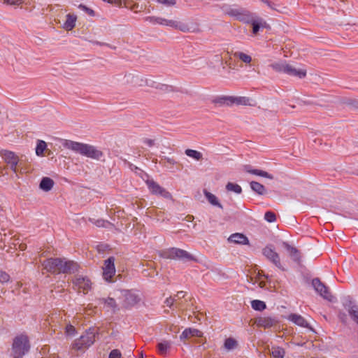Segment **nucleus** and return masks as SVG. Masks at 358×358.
I'll use <instances>...</instances> for the list:
<instances>
[{"label": "nucleus", "instance_id": "bf43d9fd", "mask_svg": "<svg viewBox=\"0 0 358 358\" xmlns=\"http://www.w3.org/2000/svg\"><path fill=\"white\" fill-rule=\"evenodd\" d=\"M176 307L177 308H182L181 304L180 303H177Z\"/></svg>", "mask_w": 358, "mask_h": 358}, {"label": "nucleus", "instance_id": "f704fd0d", "mask_svg": "<svg viewBox=\"0 0 358 358\" xmlns=\"http://www.w3.org/2000/svg\"><path fill=\"white\" fill-rule=\"evenodd\" d=\"M185 153L187 156L193 158L197 161L201 160L202 159V154L195 150L187 149L185 151Z\"/></svg>", "mask_w": 358, "mask_h": 358}, {"label": "nucleus", "instance_id": "7ed1b4c3", "mask_svg": "<svg viewBox=\"0 0 358 358\" xmlns=\"http://www.w3.org/2000/svg\"><path fill=\"white\" fill-rule=\"evenodd\" d=\"M161 256L165 259H179L184 262L196 261V259L190 253L177 248H171L162 251Z\"/></svg>", "mask_w": 358, "mask_h": 358}, {"label": "nucleus", "instance_id": "0eeeda50", "mask_svg": "<svg viewBox=\"0 0 358 358\" xmlns=\"http://www.w3.org/2000/svg\"><path fill=\"white\" fill-rule=\"evenodd\" d=\"M313 287L315 290L324 299L329 301H333L334 297L330 293L328 287L325 286L318 278H314L312 281Z\"/></svg>", "mask_w": 358, "mask_h": 358}, {"label": "nucleus", "instance_id": "4c0bfd02", "mask_svg": "<svg viewBox=\"0 0 358 358\" xmlns=\"http://www.w3.org/2000/svg\"><path fill=\"white\" fill-rule=\"evenodd\" d=\"M226 189L227 191L234 192L236 194H241L242 192L241 187L236 183L228 182L226 185Z\"/></svg>", "mask_w": 358, "mask_h": 358}, {"label": "nucleus", "instance_id": "ddd939ff", "mask_svg": "<svg viewBox=\"0 0 358 358\" xmlns=\"http://www.w3.org/2000/svg\"><path fill=\"white\" fill-rule=\"evenodd\" d=\"M159 24H160V25L170 27L174 28L176 29L182 31L183 32H186V31H189L188 25L183 22H179V21L173 20H167L166 18L161 17H159Z\"/></svg>", "mask_w": 358, "mask_h": 358}, {"label": "nucleus", "instance_id": "393cba45", "mask_svg": "<svg viewBox=\"0 0 358 358\" xmlns=\"http://www.w3.org/2000/svg\"><path fill=\"white\" fill-rule=\"evenodd\" d=\"M284 248L287 250V251L289 253L292 259L295 262H299L300 260V255L299 250L294 248L291 246L286 242L283 243Z\"/></svg>", "mask_w": 358, "mask_h": 358}, {"label": "nucleus", "instance_id": "473e14b6", "mask_svg": "<svg viewBox=\"0 0 358 358\" xmlns=\"http://www.w3.org/2000/svg\"><path fill=\"white\" fill-rule=\"evenodd\" d=\"M234 57L235 58L239 59L245 64H249L252 62V57L250 55L242 52L236 51L234 52Z\"/></svg>", "mask_w": 358, "mask_h": 358}, {"label": "nucleus", "instance_id": "f3484780", "mask_svg": "<svg viewBox=\"0 0 358 358\" xmlns=\"http://www.w3.org/2000/svg\"><path fill=\"white\" fill-rule=\"evenodd\" d=\"M58 263H59V258H49L45 260L42 263V265L43 268L45 269L48 272L56 273L58 267Z\"/></svg>", "mask_w": 358, "mask_h": 358}, {"label": "nucleus", "instance_id": "680f3d73", "mask_svg": "<svg viewBox=\"0 0 358 358\" xmlns=\"http://www.w3.org/2000/svg\"><path fill=\"white\" fill-rule=\"evenodd\" d=\"M263 3H264L265 4H266V2H268L269 1L268 0H261Z\"/></svg>", "mask_w": 358, "mask_h": 358}, {"label": "nucleus", "instance_id": "aec40b11", "mask_svg": "<svg viewBox=\"0 0 358 358\" xmlns=\"http://www.w3.org/2000/svg\"><path fill=\"white\" fill-rule=\"evenodd\" d=\"M243 170L245 171H246L247 173H251L253 175L266 178H268L271 180L273 179V175H271V174L268 173V172L263 171V170L252 169L250 165L243 166Z\"/></svg>", "mask_w": 358, "mask_h": 358}, {"label": "nucleus", "instance_id": "b1692460", "mask_svg": "<svg viewBox=\"0 0 358 358\" xmlns=\"http://www.w3.org/2000/svg\"><path fill=\"white\" fill-rule=\"evenodd\" d=\"M76 20L77 17L76 15L67 14L66 20L62 25L63 28L67 31L72 30L76 26Z\"/></svg>", "mask_w": 358, "mask_h": 358}, {"label": "nucleus", "instance_id": "2eb2a0df", "mask_svg": "<svg viewBox=\"0 0 358 358\" xmlns=\"http://www.w3.org/2000/svg\"><path fill=\"white\" fill-rule=\"evenodd\" d=\"M124 300L122 306L125 308H130L139 301L138 296L129 291H126L124 294Z\"/></svg>", "mask_w": 358, "mask_h": 358}, {"label": "nucleus", "instance_id": "f8f14e48", "mask_svg": "<svg viewBox=\"0 0 358 358\" xmlns=\"http://www.w3.org/2000/svg\"><path fill=\"white\" fill-rule=\"evenodd\" d=\"M1 155L4 161L10 165L11 170L16 172L19 158L15 152L8 150H2L1 152Z\"/></svg>", "mask_w": 358, "mask_h": 358}, {"label": "nucleus", "instance_id": "bb28decb", "mask_svg": "<svg viewBox=\"0 0 358 358\" xmlns=\"http://www.w3.org/2000/svg\"><path fill=\"white\" fill-rule=\"evenodd\" d=\"M204 195L211 205L217 206L221 209L223 208L222 205L218 201L215 195L206 190H204Z\"/></svg>", "mask_w": 358, "mask_h": 358}, {"label": "nucleus", "instance_id": "f03ea898", "mask_svg": "<svg viewBox=\"0 0 358 358\" xmlns=\"http://www.w3.org/2000/svg\"><path fill=\"white\" fill-rule=\"evenodd\" d=\"M30 350L28 336L20 334L13 338L10 356L13 358H22Z\"/></svg>", "mask_w": 358, "mask_h": 358}, {"label": "nucleus", "instance_id": "6ab92c4d", "mask_svg": "<svg viewBox=\"0 0 358 358\" xmlns=\"http://www.w3.org/2000/svg\"><path fill=\"white\" fill-rule=\"evenodd\" d=\"M285 74L299 78H303L306 76V70L303 69H296L292 65L287 64Z\"/></svg>", "mask_w": 358, "mask_h": 358}, {"label": "nucleus", "instance_id": "a19ab883", "mask_svg": "<svg viewBox=\"0 0 358 358\" xmlns=\"http://www.w3.org/2000/svg\"><path fill=\"white\" fill-rule=\"evenodd\" d=\"M78 8L83 10L84 12H85L86 13H87L90 16H94L95 15V13L94 11L90 8H88L87 6H86L84 4H79L78 5Z\"/></svg>", "mask_w": 358, "mask_h": 358}, {"label": "nucleus", "instance_id": "423d86ee", "mask_svg": "<svg viewBox=\"0 0 358 358\" xmlns=\"http://www.w3.org/2000/svg\"><path fill=\"white\" fill-rule=\"evenodd\" d=\"M78 268L79 266L76 262L68 260L66 258H59L56 273H73L78 271Z\"/></svg>", "mask_w": 358, "mask_h": 358}, {"label": "nucleus", "instance_id": "c85d7f7f", "mask_svg": "<svg viewBox=\"0 0 358 358\" xmlns=\"http://www.w3.org/2000/svg\"><path fill=\"white\" fill-rule=\"evenodd\" d=\"M171 347V343L168 341H164L162 342H160L157 345V350L158 352L161 355H166L168 352L169 350Z\"/></svg>", "mask_w": 358, "mask_h": 358}, {"label": "nucleus", "instance_id": "603ef678", "mask_svg": "<svg viewBox=\"0 0 358 358\" xmlns=\"http://www.w3.org/2000/svg\"><path fill=\"white\" fill-rule=\"evenodd\" d=\"M21 0H3V3L8 5H20Z\"/></svg>", "mask_w": 358, "mask_h": 358}, {"label": "nucleus", "instance_id": "8fccbe9b", "mask_svg": "<svg viewBox=\"0 0 358 358\" xmlns=\"http://www.w3.org/2000/svg\"><path fill=\"white\" fill-rule=\"evenodd\" d=\"M174 303H176V299L173 297H169L164 301V303L169 308H172Z\"/></svg>", "mask_w": 358, "mask_h": 358}, {"label": "nucleus", "instance_id": "c9c22d12", "mask_svg": "<svg viewBox=\"0 0 358 358\" xmlns=\"http://www.w3.org/2000/svg\"><path fill=\"white\" fill-rule=\"evenodd\" d=\"M271 355L274 358H283L285 355V350L281 347H273Z\"/></svg>", "mask_w": 358, "mask_h": 358}, {"label": "nucleus", "instance_id": "39448f33", "mask_svg": "<svg viewBox=\"0 0 358 358\" xmlns=\"http://www.w3.org/2000/svg\"><path fill=\"white\" fill-rule=\"evenodd\" d=\"M263 255L278 268L281 271H285L280 262L279 254L275 250V248L272 245H268L262 250Z\"/></svg>", "mask_w": 358, "mask_h": 358}, {"label": "nucleus", "instance_id": "6e6d98bb", "mask_svg": "<svg viewBox=\"0 0 358 358\" xmlns=\"http://www.w3.org/2000/svg\"><path fill=\"white\" fill-rule=\"evenodd\" d=\"M143 143L148 145L149 147H152L154 145V141L149 138H145L143 140Z\"/></svg>", "mask_w": 358, "mask_h": 358}, {"label": "nucleus", "instance_id": "37998d69", "mask_svg": "<svg viewBox=\"0 0 358 358\" xmlns=\"http://www.w3.org/2000/svg\"><path fill=\"white\" fill-rule=\"evenodd\" d=\"M157 3H161L166 7L173 6L176 3V0H156Z\"/></svg>", "mask_w": 358, "mask_h": 358}, {"label": "nucleus", "instance_id": "a878e982", "mask_svg": "<svg viewBox=\"0 0 358 358\" xmlns=\"http://www.w3.org/2000/svg\"><path fill=\"white\" fill-rule=\"evenodd\" d=\"M54 184L55 182L52 179L48 177H43L41 180L39 187L45 192H49L52 189Z\"/></svg>", "mask_w": 358, "mask_h": 358}, {"label": "nucleus", "instance_id": "052dcab7", "mask_svg": "<svg viewBox=\"0 0 358 358\" xmlns=\"http://www.w3.org/2000/svg\"><path fill=\"white\" fill-rule=\"evenodd\" d=\"M131 166H133L135 170H140L138 167H136V166H134L132 164L131 165Z\"/></svg>", "mask_w": 358, "mask_h": 358}, {"label": "nucleus", "instance_id": "e433bc0d", "mask_svg": "<svg viewBox=\"0 0 358 358\" xmlns=\"http://www.w3.org/2000/svg\"><path fill=\"white\" fill-rule=\"evenodd\" d=\"M89 220L98 227L107 228L108 227V226L111 225V224L108 221L103 219L94 220L90 218Z\"/></svg>", "mask_w": 358, "mask_h": 358}, {"label": "nucleus", "instance_id": "9d476101", "mask_svg": "<svg viewBox=\"0 0 358 358\" xmlns=\"http://www.w3.org/2000/svg\"><path fill=\"white\" fill-rule=\"evenodd\" d=\"M115 273V258L110 257L104 261L103 277L106 281H110Z\"/></svg>", "mask_w": 358, "mask_h": 358}, {"label": "nucleus", "instance_id": "c03bdc74", "mask_svg": "<svg viewBox=\"0 0 358 358\" xmlns=\"http://www.w3.org/2000/svg\"><path fill=\"white\" fill-rule=\"evenodd\" d=\"M65 333L66 335L70 336H74L76 334V329L73 325L68 324L66 327Z\"/></svg>", "mask_w": 358, "mask_h": 358}, {"label": "nucleus", "instance_id": "1a4fd4ad", "mask_svg": "<svg viewBox=\"0 0 358 358\" xmlns=\"http://www.w3.org/2000/svg\"><path fill=\"white\" fill-rule=\"evenodd\" d=\"M145 182L148 188L152 194L159 195L165 199L171 198V194L164 188L161 187L158 183H157L154 180L148 179Z\"/></svg>", "mask_w": 358, "mask_h": 358}, {"label": "nucleus", "instance_id": "5fc2aeb1", "mask_svg": "<svg viewBox=\"0 0 358 358\" xmlns=\"http://www.w3.org/2000/svg\"><path fill=\"white\" fill-rule=\"evenodd\" d=\"M164 159L166 161V162L169 163V164L174 165L175 164H176V162L173 158H170L169 157H164Z\"/></svg>", "mask_w": 358, "mask_h": 358}, {"label": "nucleus", "instance_id": "9b49d317", "mask_svg": "<svg viewBox=\"0 0 358 358\" xmlns=\"http://www.w3.org/2000/svg\"><path fill=\"white\" fill-rule=\"evenodd\" d=\"M343 306L348 312L351 319L358 324V306H357L349 296L345 299Z\"/></svg>", "mask_w": 358, "mask_h": 358}, {"label": "nucleus", "instance_id": "4d7b16f0", "mask_svg": "<svg viewBox=\"0 0 358 358\" xmlns=\"http://www.w3.org/2000/svg\"><path fill=\"white\" fill-rule=\"evenodd\" d=\"M139 8V5L138 4H134L133 5L130 9L132 10H134V12L137 13L138 12V9Z\"/></svg>", "mask_w": 358, "mask_h": 358}, {"label": "nucleus", "instance_id": "de8ad7c7", "mask_svg": "<svg viewBox=\"0 0 358 358\" xmlns=\"http://www.w3.org/2000/svg\"><path fill=\"white\" fill-rule=\"evenodd\" d=\"M121 352L119 350L115 349L113 350L108 356V358H121Z\"/></svg>", "mask_w": 358, "mask_h": 358}, {"label": "nucleus", "instance_id": "a211bd4d", "mask_svg": "<svg viewBox=\"0 0 358 358\" xmlns=\"http://www.w3.org/2000/svg\"><path fill=\"white\" fill-rule=\"evenodd\" d=\"M288 320L299 327L312 329L306 319L300 315L292 313L288 316Z\"/></svg>", "mask_w": 358, "mask_h": 358}, {"label": "nucleus", "instance_id": "dca6fc26", "mask_svg": "<svg viewBox=\"0 0 358 358\" xmlns=\"http://www.w3.org/2000/svg\"><path fill=\"white\" fill-rule=\"evenodd\" d=\"M277 322V319L275 317L271 316L260 317L256 320V324L258 327H264L265 329L272 327Z\"/></svg>", "mask_w": 358, "mask_h": 358}, {"label": "nucleus", "instance_id": "4468645a", "mask_svg": "<svg viewBox=\"0 0 358 358\" xmlns=\"http://www.w3.org/2000/svg\"><path fill=\"white\" fill-rule=\"evenodd\" d=\"M223 99L227 105L236 104L248 106L250 104V99L245 96H226Z\"/></svg>", "mask_w": 358, "mask_h": 358}, {"label": "nucleus", "instance_id": "5701e85b", "mask_svg": "<svg viewBox=\"0 0 358 358\" xmlns=\"http://www.w3.org/2000/svg\"><path fill=\"white\" fill-rule=\"evenodd\" d=\"M231 14L236 16L240 21L245 23H251L253 20L249 13L247 12H240L238 10H232Z\"/></svg>", "mask_w": 358, "mask_h": 358}, {"label": "nucleus", "instance_id": "7c9ffc66", "mask_svg": "<svg viewBox=\"0 0 358 358\" xmlns=\"http://www.w3.org/2000/svg\"><path fill=\"white\" fill-rule=\"evenodd\" d=\"M251 189L259 195H263L266 193L264 186L258 182L252 181L250 184Z\"/></svg>", "mask_w": 358, "mask_h": 358}, {"label": "nucleus", "instance_id": "e2e57ef3", "mask_svg": "<svg viewBox=\"0 0 358 358\" xmlns=\"http://www.w3.org/2000/svg\"><path fill=\"white\" fill-rule=\"evenodd\" d=\"M2 211H3V208H2V207L0 206V215H1Z\"/></svg>", "mask_w": 358, "mask_h": 358}, {"label": "nucleus", "instance_id": "49530a36", "mask_svg": "<svg viewBox=\"0 0 358 358\" xmlns=\"http://www.w3.org/2000/svg\"><path fill=\"white\" fill-rule=\"evenodd\" d=\"M9 275L7 273L0 270V282L3 283L7 282L9 280Z\"/></svg>", "mask_w": 358, "mask_h": 358}, {"label": "nucleus", "instance_id": "a18cd8bd", "mask_svg": "<svg viewBox=\"0 0 358 358\" xmlns=\"http://www.w3.org/2000/svg\"><path fill=\"white\" fill-rule=\"evenodd\" d=\"M252 25V32L254 34H256L258 33V31H259V29H260V23L258 22V21H256V20H252V22H251Z\"/></svg>", "mask_w": 358, "mask_h": 358}, {"label": "nucleus", "instance_id": "3c124183", "mask_svg": "<svg viewBox=\"0 0 358 358\" xmlns=\"http://www.w3.org/2000/svg\"><path fill=\"white\" fill-rule=\"evenodd\" d=\"M266 5L269 8H271L273 10L279 11V9H278V7L280 6L279 4L275 3L269 1L268 2H266Z\"/></svg>", "mask_w": 358, "mask_h": 358}, {"label": "nucleus", "instance_id": "864d4df0", "mask_svg": "<svg viewBox=\"0 0 358 358\" xmlns=\"http://www.w3.org/2000/svg\"><path fill=\"white\" fill-rule=\"evenodd\" d=\"M185 296V292L180 291L178 292L173 298L176 299V302L179 301L180 299L184 298Z\"/></svg>", "mask_w": 358, "mask_h": 358}, {"label": "nucleus", "instance_id": "20e7f679", "mask_svg": "<svg viewBox=\"0 0 358 358\" xmlns=\"http://www.w3.org/2000/svg\"><path fill=\"white\" fill-rule=\"evenodd\" d=\"M95 341V333L93 330L89 329L79 338L75 340L72 344V348L76 350H82L88 348Z\"/></svg>", "mask_w": 358, "mask_h": 358}, {"label": "nucleus", "instance_id": "cd10ccee", "mask_svg": "<svg viewBox=\"0 0 358 358\" xmlns=\"http://www.w3.org/2000/svg\"><path fill=\"white\" fill-rule=\"evenodd\" d=\"M200 331L195 329H185L180 336V340L186 339L189 336H200Z\"/></svg>", "mask_w": 358, "mask_h": 358}, {"label": "nucleus", "instance_id": "6e6552de", "mask_svg": "<svg viewBox=\"0 0 358 358\" xmlns=\"http://www.w3.org/2000/svg\"><path fill=\"white\" fill-rule=\"evenodd\" d=\"M73 284L76 289L84 294L87 293L92 289V282L87 277L76 275L73 280Z\"/></svg>", "mask_w": 358, "mask_h": 358}, {"label": "nucleus", "instance_id": "72a5a7b5", "mask_svg": "<svg viewBox=\"0 0 358 358\" xmlns=\"http://www.w3.org/2000/svg\"><path fill=\"white\" fill-rule=\"evenodd\" d=\"M47 144L44 141L38 140L36 147V155L38 157L43 155V152L46 149Z\"/></svg>", "mask_w": 358, "mask_h": 358}, {"label": "nucleus", "instance_id": "ea45409f", "mask_svg": "<svg viewBox=\"0 0 358 358\" xmlns=\"http://www.w3.org/2000/svg\"><path fill=\"white\" fill-rule=\"evenodd\" d=\"M264 219L268 222H273L276 220V216L273 212L267 211L264 214Z\"/></svg>", "mask_w": 358, "mask_h": 358}, {"label": "nucleus", "instance_id": "412c9836", "mask_svg": "<svg viewBox=\"0 0 358 358\" xmlns=\"http://www.w3.org/2000/svg\"><path fill=\"white\" fill-rule=\"evenodd\" d=\"M99 304H104L105 307L110 310L113 313L119 310L118 306L113 298H101L99 299Z\"/></svg>", "mask_w": 358, "mask_h": 358}, {"label": "nucleus", "instance_id": "09e8293b", "mask_svg": "<svg viewBox=\"0 0 358 358\" xmlns=\"http://www.w3.org/2000/svg\"><path fill=\"white\" fill-rule=\"evenodd\" d=\"M347 104L352 108L358 109V100L357 99H349L347 101Z\"/></svg>", "mask_w": 358, "mask_h": 358}, {"label": "nucleus", "instance_id": "79ce46f5", "mask_svg": "<svg viewBox=\"0 0 358 358\" xmlns=\"http://www.w3.org/2000/svg\"><path fill=\"white\" fill-rule=\"evenodd\" d=\"M145 22H148L152 24H159V17L156 16H148L144 18Z\"/></svg>", "mask_w": 358, "mask_h": 358}, {"label": "nucleus", "instance_id": "2f4dec72", "mask_svg": "<svg viewBox=\"0 0 358 358\" xmlns=\"http://www.w3.org/2000/svg\"><path fill=\"white\" fill-rule=\"evenodd\" d=\"M251 307L257 311H262L266 309V305L264 301L255 299L251 301Z\"/></svg>", "mask_w": 358, "mask_h": 358}, {"label": "nucleus", "instance_id": "13d9d810", "mask_svg": "<svg viewBox=\"0 0 358 358\" xmlns=\"http://www.w3.org/2000/svg\"><path fill=\"white\" fill-rule=\"evenodd\" d=\"M94 44L99 45H108V44H106L104 43H100L98 41L93 42Z\"/></svg>", "mask_w": 358, "mask_h": 358}, {"label": "nucleus", "instance_id": "4be33fe9", "mask_svg": "<svg viewBox=\"0 0 358 358\" xmlns=\"http://www.w3.org/2000/svg\"><path fill=\"white\" fill-rule=\"evenodd\" d=\"M228 240L230 242L242 245H247L249 243L248 238L245 235L239 233L231 234L229 237Z\"/></svg>", "mask_w": 358, "mask_h": 358}, {"label": "nucleus", "instance_id": "f257e3e1", "mask_svg": "<svg viewBox=\"0 0 358 358\" xmlns=\"http://www.w3.org/2000/svg\"><path fill=\"white\" fill-rule=\"evenodd\" d=\"M64 145L67 149L93 159L99 160L103 156V152L101 150L90 144L73 141H66Z\"/></svg>", "mask_w": 358, "mask_h": 358}, {"label": "nucleus", "instance_id": "c756f323", "mask_svg": "<svg viewBox=\"0 0 358 358\" xmlns=\"http://www.w3.org/2000/svg\"><path fill=\"white\" fill-rule=\"evenodd\" d=\"M287 64L286 62H278L273 63L270 65V66L276 72L278 73H286V69L287 66Z\"/></svg>", "mask_w": 358, "mask_h": 358}, {"label": "nucleus", "instance_id": "58836bf2", "mask_svg": "<svg viewBox=\"0 0 358 358\" xmlns=\"http://www.w3.org/2000/svg\"><path fill=\"white\" fill-rule=\"evenodd\" d=\"M238 343H237V341L232 338H227L224 341V348L227 350H234V348H236Z\"/></svg>", "mask_w": 358, "mask_h": 358}]
</instances>
